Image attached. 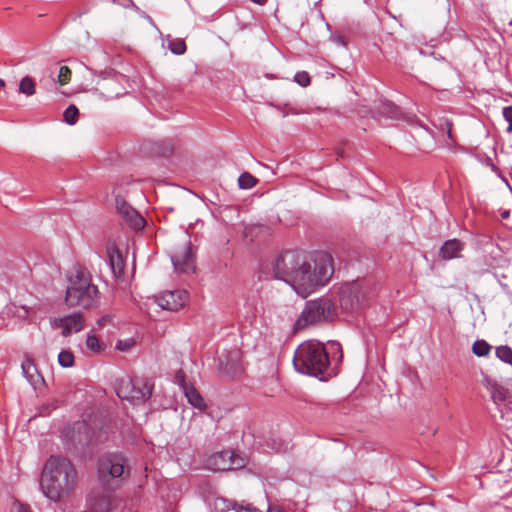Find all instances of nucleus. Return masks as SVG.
<instances>
[{
    "mask_svg": "<svg viewBox=\"0 0 512 512\" xmlns=\"http://www.w3.org/2000/svg\"><path fill=\"white\" fill-rule=\"evenodd\" d=\"M496 356L504 363L512 365V348L508 345H501L496 348Z\"/></svg>",
    "mask_w": 512,
    "mask_h": 512,
    "instance_id": "nucleus-27",
    "label": "nucleus"
},
{
    "mask_svg": "<svg viewBox=\"0 0 512 512\" xmlns=\"http://www.w3.org/2000/svg\"><path fill=\"white\" fill-rule=\"evenodd\" d=\"M134 343L135 342L133 339L119 340L116 343V349H118L119 351L126 352L134 346Z\"/></svg>",
    "mask_w": 512,
    "mask_h": 512,
    "instance_id": "nucleus-35",
    "label": "nucleus"
},
{
    "mask_svg": "<svg viewBox=\"0 0 512 512\" xmlns=\"http://www.w3.org/2000/svg\"><path fill=\"white\" fill-rule=\"evenodd\" d=\"M509 25H511V26H512V20L509 22Z\"/></svg>",
    "mask_w": 512,
    "mask_h": 512,
    "instance_id": "nucleus-50",
    "label": "nucleus"
},
{
    "mask_svg": "<svg viewBox=\"0 0 512 512\" xmlns=\"http://www.w3.org/2000/svg\"><path fill=\"white\" fill-rule=\"evenodd\" d=\"M100 292L93 284L90 273L84 268H78L75 275L70 277L66 289L65 302L69 307L92 309L99 303Z\"/></svg>",
    "mask_w": 512,
    "mask_h": 512,
    "instance_id": "nucleus-4",
    "label": "nucleus"
},
{
    "mask_svg": "<svg viewBox=\"0 0 512 512\" xmlns=\"http://www.w3.org/2000/svg\"><path fill=\"white\" fill-rule=\"evenodd\" d=\"M21 369L24 377L34 389L44 383V378L32 359L26 358L21 364Z\"/></svg>",
    "mask_w": 512,
    "mask_h": 512,
    "instance_id": "nucleus-16",
    "label": "nucleus"
},
{
    "mask_svg": "<svg viewBox=\"0 0 512 512\" xmlns=\"http://www.w3.org/2000/svg\"><path fill=\"white\" fill-rule=\"evenodd\" d=\"M8 314H11L19 319H26L29 315V307L26 305L22 306H16L15 304H12L11 306L7 307Z\"/></svg>",
    "mask_w": 512,
    "mask_h": 512,
    "instance_id": "nucleus-29",
    "label": "nucleus"
},
{
    "mask_svg": "<svg viewBox=\"0 0 512 512\" xmlns=\"http://www.w3.org/2000/svg\"><path fill=\"white\" fill-rule=\"evenodd\" d=\"M329 345H330V348L337 354H339L338 356V360L341 361L342 360V357H343V353H342V348H341V345L339 344V342L337 341H329L328 342Z\"/></svg>",
    "mask_w": 512,
    "mask_h": 512,
    "instance_id": "nucleus-38",
    "label": "nucleus"
},
{
    "mask_svg": "<svg viewBox=\"0 0 512 512\" xmlns=\"http://www.w3.org/2000/svg\"><path fill=\"white\" fill-rule=\"evenodd\" d=\"M71 70L67 66H61L58 71V82L61 86L68 83L70 80Z\"/></svg>",
    "mask_w": 512,
    "mask_h": 512,
    "instance_id": "nucleus-33",
    "label": "nucleus"
},
{
    "mask_svg": "<svg viewBox=\"0 0 512 512\" xmlns=\"http://www.w3.org/2000/svg\"><path fill=\"white\" fill-rule=\"evenodd\" d=\"M245 465L246 459L230 449L215 452L207 459L208 468L214 471L236 470Z\"/></svg>",
    "mask_w": 512,
    "mask_h": 512,
    "instance_id": "nucleus-8",
    "label": "nucleus"
},
{
    "mask_svg": "<svg viewBox=\"0 0 512 512\" xmlns=\"http://www.w3.org/2000/svg\"><path fill=\"white\" fill-rule=\"evenodd\" d=\"M339 43H344V40L338 39Z\"/></svg>",
    "mask_w": 512,
    "mask_h": 512,
    "instance_id": "nucleus-49",
    "label": "nucleus"
},
{
    "mask_svg": "<svg viewBox=\"0 0 512 512\" xmlns=\"http://www.w3.org/2000/svg\"><path fill=\"white\" fill-rule=\"evenodd\" d=\"M337 309L328 297H319L306 301L303 310L294 323L296 331L309 326L331 321L336 317Z\"/></svg>",
    "mask_w": 512,
    "mask_h": 512,
    "instance_id": "nucleus-5",
    "label": "nucleus"
},
{
    "mask_svg": "<svg viewBox=\"0 0 512 512\" xmlns=\"http://www.w3.org/2000/svg\"><path fill=\"white\" fill-rule=\"evenodd\" d=\"M213 512H242L241 509H237L235 504L224 498H216L214 501Z\"/></svg>",
    "mask_w": 512,
    "mask_h": 512,
    "instance_id": "nucleus-22",
    "label": "nucleus"
},
{
    "mask_svg": "<svg viewBox=\"0 0 512 512\" xmlns=\"http://www.w3.org/2000/svg\"><path fill=\"white\" fill-rule=\"evenodd\" d=\"M18 512H31L28 508H25L23 506H21L18 510Z\"/></svg>",
    "mask_w": 512,
    "mask_h": 512,
    "instance_id": "nucleus-44",
    "label": "nucleus"
},
{
    "mask_svg": "<svg viewBox=\"0 0 512 512\" xmlns=\"http://www.w3.org/2000/svg\"><path fill=\"white\" fill-rule=\"evenodd\" d=\"M337 294L340 307L347 312L360 307L365 298V294L359 282L342 284Z\"/></svg>",
    "mask_w": 512,
    "mask_h": 512,
    "instance_id": "nucleus-9",
    "label": "nucleus"
},
{
    "mask_svg": "<svg viewBox=\"0 0 512 512\" xmlns=\"http://www.w3.org/2000/svg\"><path fill=\"white\" fill-rule=\"evenodd\" d=\"M276 452H282V451H286L287 450V444L285 443H278L277 445L276 444H273L271 446Z\"/></svg>",
    "mask_w": 512,
    "mask_h": 512,
    "instance_id": "nucleus-39",
    "label": "nucleus"
},
{
    "mask_svg": "<svg viewBox=\"0 0 512 512\" xmlns=\"http://www.w3.org/2000/svg\"><path fill=\"white\" fill-rule=\"evenodd\" d=\"M35 81L30 76H25L19 83V92L26 96H32L35 94Z\"/></svg>",
    "mask_w": 512,
    "mask_h": 512,
    "instance_id": "nucleus-23",
    "label": "nucleus"
},
{
    "mask_svg": "<svg viewBox=\"0 0 512 512\" xmlns=\"http://www.w3.org/2000/svg\"><path fill=\"white\" fill-rule=\"evenodd\" d=\"M109 320V316H103L102 318H100L98 321H97V324L99 326H104L105 323Z\"/></svg>",
    "mask_w": 512,
    "mask_h": 512,
    "instance_id": "nucleus-40",
    "label": "nucleus"
},
{
    "mask_svg": "<svg viewBox=\"0 0 512 512\" xmlns=\"http://www.w3.org/2000/svg\"><path fill=\"white\" fill-rule=\"evenodd\" d=\"M273 272L277 279L290 284L305 298L328 283L334 273L333 258L327 252L318 251L308 260L302 252L287 250L275 259Z\"/></svg>",
    "mask_w": 512,
    "mask_h": 512,
    "instance_id": "nucleus-1",
    "label": "nucleus"
},
{
    "mask_svg": "<svg viewBox=\"0 0 512 512\" xmlns=\"http://www.w3.org/2000/svg\"><path fill=\"white\" fill-rule=\"evenodd\" d=\"M339 43H344V40L338 39Z\"/></svg>",
    "mask_w": 512,
    "mask_h": 512,
    "instance_id": "nucleus-47",
    "label": "nucleus"
},
{
    "mask_svg": "<svg viewBox=\"0 0 512 512\" xmlns=\"http://www.w3.org/2000/svg\"><path fill=\"white\" fill-rule=\"evenodd\" d=\"M219 369L223 374L230 378H234L241 373L237 360L227 361L226 363H223V361L220 360Z\"/></svg>",
    "mask_w": 512,
    "mask_h": 512,
    "instance_id": "nucleus-21",
    "label": "nucleus"
},
{
    "mask_svg": "<svg viewBox=\"0 0 512 512\" xmlns=\"http://www.w3.org/2000/svg\"><path fill=\"white\" fill-rule=\"evenodd\" d=\"M509 216H510V211L509 210H504V211L501 212V218L502 219H507V218H509Z\"/></svg>",
    "mask_w": 512,
    "mask_h": 512,
    "instance_id": "nucleus-41",
    "label": "nucleus"
},
{
    "mask_svg": "<svg viewBox=\"0 0 512 512\" xmlns=\"http://www.w3.org/2000/svg\"><path fill=\"white\" fill-rule=\"evenodd\" d=\"M171 262L174 269L178 272L188 273L195 271V255L190 246V242L175 251L171 256Z\"/></svg>",
    "mask_w": 512,
    "mask_h": 512,
    "instance_id": "nucleus-10",
    "label": "nucleus"
},
{
    "mask_svg": "<svg viewBox=\"0 0 512 512\" xmlns=\"http://www.w3.org/2000/svg\"><path fill=\"white\" fill-rule=\"evenodd\" d=\"M127 458L120 452H109L99 457L97 475L105 488H111L112 482H120L129 476Z\"/></svg>",
    "mask_w": 512,
    "mask_h": 512,
    "instance_id": "nucleus-6",
    "label": "nucleus"
},
{
    "mask_svg": "<svg viewBox=\"0 0 512 512\" xmlns=\"http://www.w3.org/2000/svg\"><path fill=\"white\" fill-rule=\"evenodd\" d=\"M60 324L63 327L62 335L67 337L72 332H79L84 327V321L81 313H73L60 319Z\"/></svg>",
    "mask_w": 512,
    "mask_h": 512,
    "instance_id": "nucleus-17",
    "label": "nucleus"
},
{
    "mask_svg": "<svg viewBox=\"0 0 512 512\" xmlns=\"http://www.w3.org/2000/svg\"><path fill=\"white\" fill-rule=\"evenodd\" d=\"M71 442L74 446L85 447L96 442L94 431L86 421L76 422L71 429Z\"/></svg>",
    "mask_w": 512,
    "mask_h": 512,
    "instance_id": "nucleus-14",
    "label": "nucleus"
},
{
    "mask_svg": "<svg viewBox=\"0 0 512 512\" xmlns=\"http://www.w3.org/2000/svg\"><path fill=\"white\" fill-rule=\"evenodd\" d=\"M491 350V346L485 340H476L472 345V352L478 356H486Z\"/></svg>",
    "mask_w": 512,
    "mask_h": 512,
    "instance_id": "nucleus-26",
    "label": "nucleus"
},
{
    "mask_svg": "<svg viewBox=\"0 0 512 512\" xmlns=\"http://www.w3.org/2000/svg\"><path fill=\"white\" fill-rule=\"evenodd\" d=\"M58 363L63 368H69L74 365V355L69 350H62L58 354Z\"/></svg>",
    "mask_w": 512,
    "mask_h": 512,
    "instance_id": "nucleus-28",
    "label": "nucleus"
},
{
    "mask_svg": "<svg viewBox=\"0 0 512 512\" xmlns=\"http://www.w3.org/2000/svg\"><path fill=\"white\" fill-rule=\"evenodd\" d=\"M258 183V179L249 172H243L238 178V185L241 189H251Z\"/></svg>",
    "mask_w": 512,
    "mask_h": 512,
    "instance_id": "nucleus-24",
    "label": "nucleus"
},
{
    "mask_svg": "<svg viewBox=\"0 0 512 512\" xmlns=\"http://www.w3.org/2000/svg\"><path fill=\"white\" fill-rule=\"evenodd\" d=\"M253 3L255 4H258V5H264L266 4L267 0H251Z\"/></svg>",
    "mask_w": 512,
    "mask_h": 512,
    "instance_id": "nucleus-43",
    "label": "nucleus"
},
{
    "mask_svg": "<svg viewBox=\"0 0 512 512\" xmlns=\"http://www.w3.org/2000/svg\"><path fill=\"white\" fill-rule=\"evenodd\" d=\"M490 167H491V170L494 171V172H498L499 171V169L493 163L490 164Z\"/></svg>",
    "mask_w": 512,
    "mask_h": 512,
    "instance_id": "nucleus-45",
    "label": "nucleus"
},
{
    "mask_svg": "<svg viewBox=\"0 0 512 512\" xmlns=\"http://www.w3.org/2000/svg\"><path fill=\"white\" fill-rule=\"evenodd\" d=\"M176 381L179 384L180 388L184 390L185 386H189L190 384L186 383L185 380V373L181 370H179L175 375Z\"/></svg>",
    "mask_w": 512,
    "mask_h": 512,
    "instance_id": "nucleus-37",
    "label": "nucleus"
},
{
    "mask_svg": "<svg viewBox=\"0 0 512 512\" xmlns=\"http://www.w3.org/2000/svg\"><path fill=\"white\" fill-rule=\"evenodd\" d=\"M153 385L149 380L122 378L117 380L115 391L122 400H127L133 405L144 403L152 395Z\"/></svg>",
    "mask_w": 512,
    "mask_h": 512,
    "instance_id": "nucleus-7",
    "label": "nucleus"
},
{
    "mask_svg": "<svg viewBox=\"0 0 512 512\" xmlns=\"http://www.w3.org/2000/svg\"><path fill=\"white\" fill-rule=\"evenodd\" d=\"M465 248V242L453 238L446 240L439 249V256L444 261H449L461 256V252Z\"/></svg>",
    "mask_w": 512,
    "mask_h": 512,
    "instance_id": "nucleus-15",
    "label": "nucleus"
},
{
    "mask_svg": "<svg viewBox=\"0 0 512 512\" xmlns=\"http://www.w3.org/2000/svg\"><path fill=\"white\" fill-rule=\"evenodd\" d=\"M169 50L175 55H182L186 52V44L182 39H172L168 42Z\"/></svg>",
    "mask_w": 512,
    "mask_h": 512,
    "instance_id": "nucleus-30",
    "label": "nucleus"
},
{
    "mask_svg": "<svg viewBox=\"0 0 512 512\" xmlns=\"http://www.w3.org/2000/svg\"><path fill=\"white\" fill-rule=\"evenodd\" d=\"M78 115V108L74 104H71L65 109L63 113V118L68 125H74L78 120Z\"/></svg>",
    "mask_w": 512,
    "mask_h": 512,
    "instance_id": "nucleus-25",
    "label": "nucleus"
},
{
    "mask_svg": "<svg viewBox=\"0 0 512 512\" xmlns=\"http://www.w3.org/2000/svg\"><path fill=\"white\" fill-rule=\"evenodd\" d=\"M293 366L298 373L326 380L330 367V358L325 345L316 340H308L295 350Z\"/></svg>",
    "mask_w": 512,
    "mask_h": 512,
    "instance_id": "nucleus-3",
    "label": "nucleus"
},
{
    "mask_svg": "<svg viewBox=\"0 0 512 512\" xmlns=\"http://www.w3.org/2000/svg\"><path fill=\"white\" fill-rule=\"evenodd\" d=\"M375 114L379 117L396 119L400 116V108L389 100H380L375 106Z\"/></svg>",
    "mask_w": 512,
    "mask_h": 512,
    "instance_id": "nucleus-19",
    "label": "nucleus"
},
{
    "mask_svg": "<svg viewBox=\"0 0 512 512\" xmlns=\"http://www.w3.org/2000/svg\"><path fill=\"white\" fill-rule=\"evenodd\" d=\"M294 81L297 84H299L301 87H307L310 84L311 79H310V75L308 74V72H306V71H298L294 75Z\"/></svg>",
    "mask_w": 512,
    "mask_h": 512,
    "instance_id": "nucleus-32",
    "label": "nucleus"
},
{
    "mask_svg": "<svg viewBox=\"0 0 512 512\" xmlns=\"http://www.w3.org/2000/svg\"><path fill=\"white\" fill-rule=\"evenodd\" d=\"M491 163H493V162H492L491 158H490V157H488V158H487V160H486V164H487L488 166H490V164H491Z\"/></svg>",
    "mask_w": 512,
    "mask_h": 512,
    "instance_id": "nucleus-46",
    "label": "nucleus"
},
{
    "mask_svg": "<svg viewBox=\"0 0 512 512\" xmlns=\"http://www.w3.org/2000/svg\"><path fill=\"white\" fill-rule=\"evenodd\" d=\"M86 346L94 352H100L102 350V346L99 342V339L93 332H89L87 334Z\"/></svg>",
    "mask_w": 512,
    "mask_h": 512,
    "instance_id": "nucleus-31",
    "label": "nucleus"
},
{
    "mask_svg": "<svg viewBox=\"0 0 512 512\" xmlns=\"http://www.w3.org/2000/svg\"><path fill=\"white\" fill-rule=\"evenodd\" d=\"M183 393L188 403L194 408H197L201 411L206 408L205 400L193 385L190 384L189 386H185Z\"/></svg>",
    "mask_w": 512,
    "mask_h": 512,
    "instance_id": "nucleus-20",
    "label": "nucleus"
},
{
    "mask_svg": "<svg viewBox=\"0 0 512 512\" xmlns=\"http://www.w3.org/2000/svg\"><path fill=\"white\" fill-rule=\"evenodd\" d=\"M116 208L123 220L134 230L144 228L146 221L142 215L124 199L116 198Z\"/></svg>",
    "mask_w": 512,
    "mask_h": 512,
    "instance_id": "nucleus-12",
    "label": "nucleus"
},
{
    "mask_svg": "<svg viewBox=\"0 0 512 512\" xmlns=\"http://www.w3.org/2000/svg\"><path fill=\"white\" fill-rule=\"evenodd\" d=\"M484 383L490 392L493 402L501 412H503V408H512V396L506 388L490 377H485Z\"/></svg>",
    "mask_w": 512,
    "mask_h": 512,
    "instance_id": "nucleus-11",
    "label": "nucleus"
},
{
    "mask_svg": "<svg viewBox=\"0 0 512 512\" xmlns=\"http://www.w3.org/2000/svg\"><path fill=\"white\" fill-rule=\"evenodd\" d=\"M248 307H249V312L254 315L255 313V310H256V307L253 303H248Z\"/></svg>",
    "mask_w": 512,
    "mask_h": 512,
    "instance_id": "nucleus-42",
    "label": "nucleus"
},
{
    "mask_svg": "<svg viewBox=\"0 0 512 512\" xmlns=\"http://www.w3.org/2000/svg\"><path fill=\"white\" fill-rule=\"evenodd\" d=\"M247 512H262V511L253 508V509H248ZM267 512H289V511L279 504H269Z\"/></svg>",
    "mask_w": 512,
    "mask_h": 512,
    "instance_id": "nucleus-36",
    "label": "nucleus"
},
{
    "mask_svg": "<svg viewBox=\"0 0 512 512\" xmlns=\"http://www.w3.org/2000/svg\"><path fill=\"white\" fill-rule=\"evenodd\" d=\"M187 301L185 290L164 291L156 297V303L163 310L178 311Z\"/></svg>",
    "mask_w": 512,
    "mask_h": 512,
    "instance_id": "nucleus-13",
    "label": "nucleus"
},
{
    "mask_svg": "<svg viewBox=\"0 0 512 512\" xmlns=\"http://www.w3.org/2000/svg\"><path fill=\"white\" fill-rule=\"evenodd\" d=\"M77 482L73 463L65 457L51 455L41 474L40 490L49 500L59 502L74 493Z\"/></svg>",
    "mask_w": 512,
    "mask_h": 512,
    "instance_id": "nucleus-2",
    "label": "nucleus"
},
{
    "mask_svg": "<svg viewBox=\"0 0 512 512\" xmlns=\"http://www.w3.org/2000/svg\"><path fill=\"white\" fill-rule=\"evenodd\" d=\"M108 260L113 275L118 279L123 277L125 263L120 251L117 248H113L108 251Z\"/></svg>",
    "mask_w": 512,
    "mask_h": 512,
    "instance_id": "nucleus-18",
    "label": "nucleus"
},
{
    "mask_svg": "<svg viewBox=\"0 0 512 512\" xmlns=\"http://www.w3.org/2000/svg\"><path fill=\"white\" fill-rule=\"evenodd\" d=\"M503 117L505 121L508 123L506 131L508 133L512 132V106H507L503 108Z\"/></svg>",
    "mask_w": 512,
    "mask_h": 512,
    "instance_id": "nucleus-34",
    "label": "nucleus"
},
{
    "mask_svg": "<svg viewBox=\"0 0 512 512\" xmlns=\"http://www.w3.org/2000/svg\"><path fill=\"white\" fill-rule=\"evenodd\" d=\"M339 43H344V40L338 39Z\"/></svg>",
    "mask_w": 512,
    "mask_h": 512,
    "instance_id": "nucleus-48",
    "label": "nucleus"
}]
</instances>
